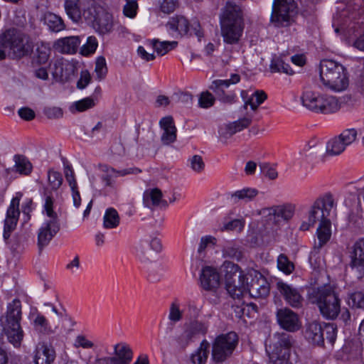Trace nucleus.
Here are the masks:
<instances>
[{"label": "nucleus", "mask_w": 364, "mask_h": 364, "mask_svg": "<svg viewBox=\"0 0 364 364\" xmlns=\"http://www.w3.org/2000/svg\"><path fill=\"white\" fill-rule=\"evenodd\" d=\"M162 249L161 240L153 238L149 242H141L136 247L137 258L143 263H149L154 260L156 254Z\"/></svg>", "instance_id": "nucleus-18"}, {"label": "nucleus", "mask_w": 364, "mask_h": 364, "mask_svg": "<svg viewBox=\"0 0 364 364\" xmlns=\"http://www.w3.org/2000/svg\"><path fill=\"white\" fill-rule=\"evenodd\" d=\"M220 269L224 274L227 291L233 299H240L244 294L246 276L237 264L230 261H225Z\"/></svg>", "instance_id": "nucleus-9"}, {"label": "nucleus", "mask_w": 364, "mask_h": 364, "mask_svg": "<svg viewBox=\"0 0 364 364\" xmlns=\"http://www.w3.org/2000/svg\"><path fill=\"white\" fill-rule=\"evenodd\" d=\"M168 30L178 33L180 36H184L189 33L190 23L183 16H174L171 17L166 24Z\"/></svg>", "instance_id": "nucleus-30"}, {"label": "nucleus", "mask_w": 364, "mask_h": 364, "mask_svg": "<svg viewBox=\"0 0 364 364\" xmlns=\"http://www.w3.org/2000/svg\"><path fill=\"white\" fill-rule=\"evenodd\" d=\"M335 205L333 196L330 193L318 198L311 206L299 229L306 231L313 227L318 220L321 222V220H329L328 217Z\"/></svg>", "instance_id": "nucleus-8"}, {"label": "nucleus", "mask_w": 364, "mask_h": 364, "mask_svg": "<svg viewBox=\"0 0 364 364\" xmlns=\"http://www.w3.org/2000/svg\"><path fill=\"white\" fill-rule=\"evenodd\" d=\"M21 304L18 299H14L8 304L6 315L0 322L8 341L15 348H19L24 333L21 326Z\"/></svg>", "instance_id": "nucleus-3"}, {"label": "nucleus", "mask_w": 364, "mask_h": 364, "mask_svg": "<svg viewBox=\"0 0 364 364\" xmlns=\"http://www.w3.org/2000/svg\"><path fill=\"white\" fill-rule=\"evenodd\" d=\"M43 113L48 119H59L63 115V109L58 107H46Z\"/></svg>", "instance_id": "nucleus-63"}, {"label": "nucleus", "mask_w": 364, "mask_h": 364, "mask_svg": "<svg viewBox=\"0 0 364 364\" xmlns=\"http://www.w3.org/2000/svg\"><path fill=\"white\" fill-rule=\"evenodd\" d=\"M258 194V191L253 188H245L236 191L231 195V200L234 203L240 201L247 203L252 200Z\"/></svg>", "instance_id": "nucleus-37"}, {"label": "nucleus", "mask_w": 364, "mask_h": 364, "mask_svg": "<svg viewBox=\"0 0 364 364\" xmlns=\"http://www.w3.org/2000/svg\"><path fill=\"white\" fill-rule=\"evenodd\" d=\"M55 358V353L52 348L42 344L37 346L34 357L36 364H51Z\"/></svg>", "instance_id": "nucleus-34"}, {"label": "nucleus", "mask_w": 364, "mask_h": 364, "mask_svg": "<svg viewBox=\"0 0 364 364\" xmlns=\"http://www.w3.org/2000/svg\"><path fill=\"white\" fill-rule=\"evenodd\" d=\"M358 132L355 129L343 130L338 136L330 139L326 144V154L338 156L342 154L347 146L352 144L357 139Z\"/></svg>", "instance_id": "nucleus-13"}, {"label": "nucleus", "mask_w": 364, "mask_h": 364, "mask_svg": "<svg viewBox=\"0 0 364 364\" xmlns=\"http://www.w3.org/2000/svg\"><path fill=\"white\" fill-rule=\"evenodd\" d=\"M323 325L313 321L306 326L304 336L312 344L322 346L324 344V338L322 333Z\"/></svg>", "instance_id": "nucleus-27"}, {"label": "nucleus", "mask_w": 364, "mask_h": 364, "mask_svg": "<svg viewBox=\"0 0 364 364\" xmlns=\"http://www.w3.org/2000/svg\"><path fill=\"white\" fill-rule=\"evenodd\" d=\"M224 258H231L240 261L242 258V252L240 247L234 243H228L222 250Z\"/></svg>", "instance_id": "nucleus-46"}, {"label": "nucleus", "mask_w": 364, "mask_h": 364, "mask_svg": "<svg viewBox=\"0 0 364 364\" xmlns=\"http://www.w3.org/2000/svg\"><path fill=\"white\" fill-rule=\"evenodd\" d=\"M99 169L102 173L100 178L107 187H113L114 179L119 176L137 174L141 172V170L136 167L117 170L107 164H100Z\"/></svg>", "instance_id": "nucleus-17"}, {"label": "nucleus", "mask_w": 364, "mask_h": 364, "mask_svg": "<svg viewBox=\"0 0 364 364\" xmlns=\"http://www.w3.org/2000/svg\"><path fill=\"white\" fill-rule=\"evenodd\" d=\"M228 87H229L228 82L223 80H215L210 86V89L215 94L220 102L232 105L237 102V97L235 92H225Z\"/></svg>", "instance_id": "nucleus-20"}, {"label": "nucleus", "mask_w": 364, "mask_h": 364, "mask_svg": "<svg viewBox=\"0 0 364 364\" xmlns=\"http://www.w3.org/2000/svg\"><path fill=\"white\" fill-rule=\"evenodd\" d=\"M277 318L280 326L287 331L295 332L301 327L298 315L289 309L278 310Z\"/></svg>", "instance_id": "nucleus-19"}, {"label": "nucleus", "mask_w": 364, "mask_h": 364, "mask_svg": "<svg viewBox=\"0 0 364 364\" xmlns=\"http://www.w3.org/2000/svg\"><path fill=\"white\" fill-rule=\"evenodd\" d=\"M48 180L52 190H58L63 183V177L60 172L53 170L48 171Z\"/></svg>", "instance_id": "nucleus-50"}, {"label": "nucleus", "mask_w": 364, "mask_h": 364, "mask_svg": "<svg viewBox=\"0 0 364 364\" xmlns=\"http://www.w3.org/2000/svg\"><path fill=\"white\" fill-rule=\"evenodd\" d=\"M320 77L325 86L336 92L344 90L348 85L345 68L333 60L321 61Z\"/></svg>", "instance_id": "nucleus-6"}, {"label": "nucleus", "mask_w": 364, "mask_h": 364, "mask_svg": "<svg viewBox=\"0 0 364 364\" xmlns=\"http://www.w3.org/2000/svg\"><path fill=\"white\" fill-rule=\"evenodd\" d=\"M44 23L53 32H60L65 28L62 18L53 13L47 12L43 17Z\"/></svg>", "instance_id": "nucleus-36"}, {"label": "nucleus", "mask_w": 364, "mask_h": 364, "mask_svg": "<svg viewBox=\"0 0 364 364\" xmlns=\"http://www.w3.org/2000/svg\"><path fill=\"white\" fill-rule=\"evenodd\" d=\"M269 343L266 347L270 350L271 364H292L290 362L291 350L296 341L287 333H276L270 337Z\"/></svg>", "instance_id": "nucleus-7"}, {"label": "nucleus", "mask_w": 364, "mask_h": 364, "mask_svg": "<svg viewBox=\"0 0 364 364\" xmlns=\"http://www.w3.org/2000/svg\"><path fill=\"white\" fill-rule=\"evenodd\" d=\"M269 215L274 220H289L294 215V208L291 205H278L269 209Z\"/></svg>", "instance_id": "nucleus-38"}, {"label": "nucleus", "mask_w": 364, "mask_h": 364, "mask_svg": "<svg viewBox=\"0 0 364 364\" xmlns=\"http://www.w3.org/2000/svg\"><path fill=\"white\" fill-rule=\"evenodd\" d=\"M14 165V171L21 176H30L33 171V164L30 160L24 155L15 154L13 157Z\"/></svg>", "instance_id": "nucleus-32"}, {"label": "nucleus", "mask_w": 364, "mask_h": 364, "mask_svg": "<svg viewBox=\"0 0 364 364\" xmlns=\"http://www.w3.org/2000/svg\"><path fill=\"white\" fill-rule=\"evenodd\" d=\"M277 263L278 269L285 274L289 275L294 271V264L284 254L278 256Z\"/></svg>", "instance_id": "nucleus-47"}, {"label": "nucleus", "mask_w": 364, "mask_h": 364, "mask_svg": "<svg viewBox=\"0 0 364 364\" xmlns=\"http://www.w3.org/2000/svg\"><path fill=\"white\" fill-rule=\"evenodd\" d=\"M98 46V41L95 36H89L87 42L80 48V54L84 56L93 54Z\"/></svg>", "instance_id": "nucleus-49"}, {"label": "nucleus", "mask_w": 364, "mask_h": 364, "mask_svg": "<svg viewBox=\"0 0 364 364\" xmlns=\"http://www.w3.org/2000/svg\"><path fill=\"white\" fill-rule=\"evenodd\" d=\"M162 274V267L158 264H153L148 269L147 279L151 282H156L161 279Z\"/></svg>", "instance_id": "nucleus-55"}, {"label": "nucleus", "mask_w": 364, "mask_h": 364, "mask_svg": "<svg viewBox=\"0 0 364 364\" xmlns=\"http://www.w3.org/2000/svg\"><path fill=\"white\" fill-rule=\"evenodd\" d=\"M220 33L224 43L237 44L242 35L244 25L240 7L227 2L220 19Z\"/></svg>", "instance_id": "nucleus-1"}, {"label": "nucleus", "mask_w": 364, "mask_h": 364, "mask_svg": "<svg viewBox=\"0 0 364 364\" xmlns=\"http://www.w3.org/2000/svg\"><path fill=\"white\" fill-rule=\"evenodd\" d=\"M200 282L201 287L205 290H213L219 286V274L215 269L209 266L205 267L202 269Z\"/></svg>", "instance_id": "nucleus-22"}, {"label": "nucleus", "mask_w": 364, "mask_h": 364, "mask_svg": "<svg viewBox=\"0 0 364 364\" xmlns=\"http://www.w3.org/2000/svg\"><path fill=\"white\" fill-rule=\"evenodd\" d=\"M95 105L94 100L91 97H85L75 103V107L78 112H84Z\"/></svg>", "instance_id": "nucleus-61"}, {"label": "nucleus", "mask_w": 364, "mask_h": 364, "mask_svg": "<svg viewBox=\"0 0 364 364\" xmlns=\"http://www.w3.org/2000/svg\"><path fill=\"white\" fill-rule=\"evenodd\" d=\"M50 50L49 48L42 45L36 49L37 61L39 64L46 63L50 56Z\"/></svg>", "instance_id": "nucleus-60"}, {"label": "nucleus", "mask_w": 364, "mask_h": 364, "mask_svg": "<svg viewBox=\"0 0 364 364\" xmlns=\"http://www.w3.org/2000/svg\"><path fill=\"white\" fill-rule=\"evenodd\" d=\"M112 355L96 358L94 364H131L134 351L131 346L124 341L113 345Z\"/></svg>", "instance_id": "nucleus-11"}, {"label": "nucleus", "mask_w": 364, "mask_h": 364, "mask_svg": "<svg viewBox=\"0 0 364 364\" xmlns=\"http://www.w3.org/2000/svg\"><path fill=\"white\" fill-rule=\"evenodd\" d=\"M209 343L207 341H202L199 349L192 355L191 361L193 364H205L208 356Z\"/></svg>", "instance_id": "nucleus-44"}, {"label": "nucleus", "mask_w": 364, "mask_h": 364, "mask_svg": "<svg viewBox=\"0 0 364 364\" xmlns=\"http://www.w3.org/2000/svg\"><path fill=\"white\" fill-rule=\"evenodd\" d=\"M308 300L316 304L326 319H336L341 312V299L338 294L330 286L311 288L308 291Z\"/></svg>", "instance_id": "nucleus-2"}, {"label": "nucleus", "mask_w": 364, "mask_h": 364, "mask_svg": "<svg viewBox=\"0 0 364 364\" xmlns=\"http://www.w3.org/2000/svg\"><path fill=\"white\" fill-rule=\"evenodd\" d=\"M186 329L191 333L192 336L193 337L196 334H205L207 332L208 327L207 326L199 321H194L189 324L187 326Z\"/></svg>", "instance_id": "nucleus-58"}, {"label": "nucleus", "mask_w": 364, "mask_h": 364, "mask_svg": "<svg viewBox=\"0 0 364 364\" xmlns=\"http://www.w3.org/2000/svg\"><path fill=\"white\" fill-rule=\"evenodd\" d=\"M247 278L245 280V291H248L250 296L255 299L266 298L270 291V285L267 279L259 272H255L251 282H247Z\"/></svg>", "instance_id": "nucleus-15"}, {"label": "nucleus", "mask_w": 364, "mask_h": 364, "mask_svg": "<svg viewBox=\"0 0 364 364\" xmlns=\"http://www.w3.org/2000/svg\"><path fill=\"white\" fill-rule=\"evenodd\" d=\"M161 12L169 14L173 13L179 6L178 0H157Z\"/></svg>", "instance_id": "nucleus-52"}, {"label": "nucleus", "mask_w": 364, "mask_h": 364, "mask_svg": "<svg viewBox=\"0 0 364 364\" xmlns=\"http://www.w3.org/2000/svg\"><path fill=\"white\" fill-rule=\"evenodd\" d=\"M189 161L191 167L194 171L200 173L203 171L205 168V163L200 156L194 155Z\"/></svg>", "instance_id": "nucleus-64"}, {"label": "nucleus", "mask_w": 364, "mask_h": 364, "mask_svg": "<svg viewBox=\"0 0 364 364\" xmlns=\"http://www.w3.org/2000/svg\"><path fill=\"white\" fill-rule=\"evenodd\" d=\"M346 301L352 309H364V293L360 291L348 293Z\"/></svg>", "instance_id": "nucleus-43"}, {"label": "nucleus", "mask_w": 364, "mask_h": 364, "mask_svg": "<svg viewBox=\"0 0 364 364\" xmlns=\"http://www.w3.org/2000/svg\"><path fill=\"white\" fill-rule=\"evenodd\" d=\"M83 16L92 23L94 29L100 35L107 34L113 29L112 16L107 12H97L95 8L90 7L83 11Z\"/></svg>", "instance_id": "nucleus-12"}, {"label": "nucleus", "mask_w": 364, "mask_h": 364, "mask_svg": "<svg viewBox=\"0 0 364 364\" xmlns=\"http://www.w3.org/2000/svg\"><path fill=\"white\" fill-rule=\"evenodd\" d=\"M322 333L324 338L333 344L336 338L337 327L334 323H323Z\"/></svg>", "instance_id": "nucleus-51"}, {"label": "nucleus", "mask_w": 364, "mask_h": 364, "mask_svg": "<svg viewBox=\"0 0 364 364\" xmlns=\"http://www.w3.org/2000/svg\"><path fill=\"white\" fill-rule=\"evenodd\" d=\"M318 242L314 243V249L320 250L331 239V222L329 220H321L316 230Z\"/></svg>", "instance_id": "nucleus-29"}, {"label": "nucleus", "mask_w": 364, "mask_h": 364, "mask_svg": "<svg viewBox=\"0 0 364 364\" xmlns=\"http://www.w3.org/2000/svg\"><path fill=\"white\" fill-rule=\"evenodd\" d=\"M73 346L76 348H82L84 349H90L95 346V344L92 341L87 339L85 336L78 335L75 339Z\"/></svg>", "instance_id": "nucleus-59"}, {"label": "nucleus", "mask_w": 364, "mask_h": 364, "mask_svg": "<svg viewBox=\"0 0 364 364\" xmlns=\"http://www.w3.org/2000/svg\"><path fill=\"white\" fill-rule=\"evenodd\" d=\"M159 124L164 132L161 139L164 144L168 145L174 142L176 139V128L173 119L171 117H163Z\"/></svg>", "instance_id": "nucleus-26"}, {"label": "nucleus", "mask_w": 364, "mask_h": 364, "mask_svg": "<svg viewBox=\"0 0 364 364\" xmlns=\"http://www.w3.org/2000/svg\"><path fill=\"white\" fill-rule=\"evenodd\" d=\"M267 98V95L263 90H257L244 102L242 107L246 109L247 107L250 105L251 109L255 111Z\"/></svg>", "instance_id": "nucleus-42"}, {"label": "nucleus", "mask_w": 364, "mask_h": 364, "mask_svg": "<svg viewBox=\"0 0 364 364\" xmlns=\"http://www.w3.org/2000/svg\"><path fill=\"white\" fill-rule=\"evenodd\" d=\"M177 45V41H160L159 40H154L153 41V48L155 52L161 56L166 55L170 50L174 49Z\"/></svg>", "instance_id": "nucleus-45"}, {"label": "nucleus", "mask_w": 364, "mask_h": 364, "mask_svg": "<svg viewBox=\"0 0 364 364\" xmlns=\"http://www.w3.org/2000/svg\"><path fill=\"white\" fill-rule=\"evenodd\" d=\"M162 192L160 189L151 188L145 191L143 195V202L146 207L151 208L159 205H167L166 200H162Z\"/></svg>", "instance_id": "nucleus-31"}, {"label": "nucleus", "mask_w": 364, "mask_h": 364, "mask_svg": "<svg viewBox=\"0 0 364 364\" xmlns=\"http://www.w3.org/2000/svg\"><path fill=\"white\" fill-rule=\"evenodd\" d=\"M252 122V117L250 116H247L242 118L239 119L237 121H235L232 123L226 125V132L227 134L230 136L233 135L234 134L243 130L244 129L248 127Z\"/></svg>", "instance_id": "nucleus-41"}, {"label": "nucleus", "mask_w": 364, "mask_h": 364, "mask_svg": "<svg viewBox=\"0 0 364 364\" xmlns=\"http://www.w3.org/2000/svg\"><path fill=\"white\" fill-rule=\"evenodd\" d=\"M120 222L118 212L114 208H109L105 210L103 217V227L106 229L116 228Z\"/></svg>", "instance_id": "nucleus-39"}, {"label": "nucleus", "mask_w": 364, "mask_h": 364, "mask_svg": "<svg viewBox=\"0 0 364 364\" xmlns=\"http://www.w3.org/2000/svg\"><path fill=\"white\" fill-rule=\"evenodd\" d=\"M95 71L99 80L104 79L107 75V67L106 60L103 56H100L97 58Z\"/></svg>", "instance_id": "nucleus-53"}, {"label": "nucleus", "mask_w": 364, "mask_h": 364, "mask_svg": "<svg viewBox=\"0 0 364 364\" xmlns=\"http://www.w3.org/2000/svg\"><path fill=\"white\" fill-rule=\"evenodd\" d=\"M43 208L46 215L49 218L48 220H59L57 213L53 210V198L52 196H47L46 197Z\"/></svg>", "instance_id": "nucleus-57"}, {"label": "nucleus", "mask_w": 364, "mask_h": 364, "mask_svg": "<svg viewBox=\"0 0 364 364\" xmlns=\"http://www.w3.org/2000/svg\"><path fill=\"white\" fill-rule=\"evenodd\" d=\"M60 230L59 220H46L38 231V247L41 252Z\"/></svg>", "instance_id": "nucleus-16"}, {"label": "nucleus", "mask_w": 364, "mask_h": 364, "mask_svg": "<svg viewBox=\"0 0 364 364\" xmlns=\"http://www.w3.org/2000/svg\"><path fill=\"white\" fill-rule=\"evenodd\" d=\"M215 98L209 92H203L200 94L198 99V105L202 108H209L214 105Z\"/></svg>", "instance_id": "nucleus-56"}, {"label": "nucleus", "mask_w": 364, "mask_h": 364, "mask_svg": "<svg viewBox=\"0 0 364 364\" xmlns=\"http://www.w3.org/2000/svg\"><path fill=\"white\" fill-rule=\"evenodd\" d=\"M30 318L32 321L33 329L38 333L50 335L55 333L56 327L53 328L46 316L37 310L31 313Z\"/></svg>", "instance_id": "nucleus-24"}, {"label": "nucleus", "mask_w": 364, "mask_h": 364, "mask_svg": "<svg viewBox=\"0 0 364 364\" xmlns=\"http://www.w3.org/2000/svg\"><path fill=\"white\" fill-rule=\"evenodd\" d=\"M341 102L336 97L323 95L318 113L323 114L335 113L341 109Z\"/></svg>", "instance_id": "nucleus-33"}, {"label": "nucleus", "mask_w": 364, "mask_h": 364, "mask_svg": "<svg viewBox=\"0 0 364 364\" xmlns=\"http://www.w3.org/2000/svg\"><path fill=\"white\" fill-rule=\"evenodd\" d=\"M333 26H335V31L336 33H344L347 32L348 34H350L351 32L354 33L355 31L358 30V28H360V26L359 25V23L352 22L350 21L348 26L345 23L339 24L337 19H334Z\"/></svg>", "instance_id": "nucleus-48"}, {"label": "nucleus", "mask_w": 364, "mask_h": 364, "mask_svg": "<svg viewBox=\"0 0 364 364\" xmlns=\"http://www.w3.org/2000/svg\"><path fill=\"white\" fill-rule=\"evenodd\" d=\"M277 287L287 303L290 306L294 308H299L302 306L303 298L297 289L283 282H278Z\"/></svg>", "instance_id": "nucleus-21"}, {"label": "nucleus", "mask_w": 364, "mask_h": 364, "mask_svg": "<svg viewBox=\"0 0 364 364\" xmlns=\"http://www.w3.org/2000/svg\"><path fill=\"white\" fill-rule=\"evenodd\" d=\"M64 9L68 17L75 22L83 16L82 0H64Z\"/></svg>", "instance_id": "nucleus-35"}, {"label": "nucleus", "mask_w": 364, "mask_h": 364, "mask_svg": "<svg viewBox=\"0 0 364 364\" xmlns=\"http://www.w3.org/2000/svg\"><path fill=\"white\" fill-rule=\"evenodd\" d=\"M22 196V193H16L8 207L3 234L4 239L6 242L9 240L11 232L16 229L20 215L19 204Z\"/></svg>", "instance_id": "nucleus-14"}, {"label": "nucleus", "mask_w": 364, "mask_h": 364, "mask_svg": "<svg viewBox=\"0 0 364 364\" xmlns=\"http://www.w3.org/2000/svg\"><path fill=\"white\" fill-rule=\"evenodd\" d=\"M238 336L231 331L218 336L212 344V358L216 363H222L230 358L238 344Z\"/></svg>", "instance_id": "nucleus-10"}, {"label": "nucleus", "mask_w": 364, "mask_h": 364, "mask_svg": "<svg viewBox=\"0 0 364 364\" xmlns=\"http://www.w3.org/2000/svg\"><path fill=\"white\" fill-rule=\"evenodd\" d=\"M81 40L79 36H68L57 40L54 48L62 53L74 54L77 52Z\"/></svg>", "instance_id": "nucleus-25"}, {"label": "nucleus", "mask_w": 364, "mask_h": 364, "mask_svg": "<svg viewBox=\"0 0 364 364\" xmlns=\"http://www.w3.org/2000/svg\"><path fill=\"white\" fill-rule=\"evenodd\" d=\"M350 265L362 272L364 269V238L358 240L353 245Z\"/></svg>", "instance_id": "nucleus-28"}, {"label": "nucleus", "mask_w": 364, "mask_h": 364, "mask_svg": "<svg viewBox=\"0 0 364 364\" xmlns=\"http://www.w3.org/2000/svg\"><path fill=\"white\" fill-rule=\"evenodd\" d=\"M269 68L272 73H283L290 75L294 73L290 65L286 63L281 57L277 55L272 58Z\"/></svg>", "instance_id": "nucleus-40"}, {"label": "nucleus", "mask_w": 364, "mask_h": 364, "mask_svg": "<svg viewBox=\"0 0 364 364\" xmlns=\"http://www.w3.org/2000/svg\"><path fill=\"white\" fill-rule=\"evenodd\" d=\"M0 47L7 50L13 58H21L33 50V43L28 36L15 29H8L0 36Z\"/></svg>", "instance_id": "nucleus-5"}, {"label": "nucleus", "mask_w": 364, "mask_h": 364, "mask_svg": "<svg viewBox=\"0 0 364 364\" xmlns=\"http://www.w3.org/2000/svg\"><path fill=\"white\" fill-rule=\"evenodd\" d=\"M192 338L191 333L186 328L181 335L176 338V341L178 347L183 349L189 344Z\"/></svg>", "instance_id": "nucleus-62"}, {"label": "nucleus", "mask_w": 364, "mask_h": 364, "mask_svg": "<svg viewBox=\"0 0 364 364\" xmlns=\"http://www.w3.org/2000/svg\"><path fill=\"white\" fill-rule=\"evenodd\" d=\"M126 4L123 8V14L125 16L129 18H134L136 16L138 10V0H125Z\"/></svg>", "instance_id": "nucleus-54"}, {"label": "nucleus", "mask_w": 364, "mask_h": 364, "mask_svg": "<svg viewBox=\"0 0 364 364\" xmlns=\"http://www.w3.org/2000/svg\"><path fill=\"white\" fill-rule=\"evenodd\" d=\"M299 12L295 0H273L269 22L277 28H289L296 23Z\"/></svg>", "instance_id": "nucleus-4"}, {"label": "nucleus", "mask_w": 364, "mask_h": 364, "mask_svg": "<svg viewBox=\"0 0 364 364\" xmlns=\"http://www.w3.org/2000/svg\"><path fill=\"white\" fill-rule=\"evenodd\" d=\"M323 95L312 90L309 87H306L301 96L302 105L307 109L313 112L318 113Z\"/></svg>", "instance_id": "nucleus-23"}]
</instances>
